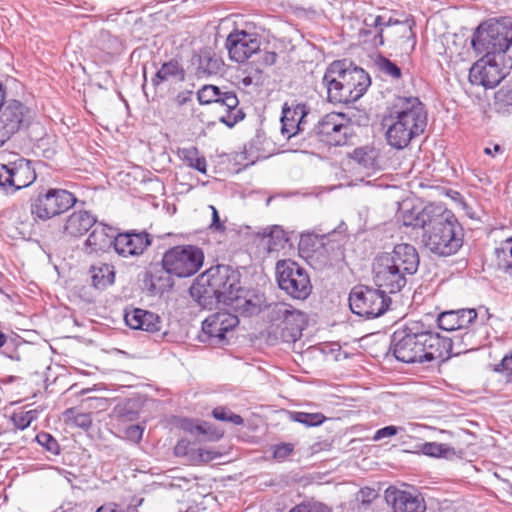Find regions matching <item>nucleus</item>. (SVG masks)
Segmentation results:
<instances>
[{
    "mask_svg": "<svg viewBox=\"0 0 512 512\" xmlns=\"http://www.w3.org/2000/svg\"><path fill=\"white\" fill-rule=\"evenodd\" d=\"M185 79V70L176 59L164 62L152 78L153 86L157 87L164 82H182Z\"/></svg>",
    "mask_w": 512,
    "mask_h": 512,
    "instance_id": "bb28decb",
    "label": "nucleus"
},
{
    "mask_svg": "<svg viewBox=\"0 0 512 512\" xmlns=\"http://www.w3.org/2000/svg\"><path fill=\"white\" fill-rule=\"evenodd\" d=\"M195 430L201 434L207 435V438L210 441H217L223 436L221 431L212 429V427L206 422L201 425H197Z\"/></svg>",
    "mask_w": 512,
    "mask_h": 512,
    "instance_id": "3c124183",
    "label": "nucleus"
},
{
    "mask_svg": "<svg viewBox=\"0 0 512 512\" xmlns=\"http://www.w3.org/2000/svg\"><path fill=\"white\" fill-rule=\"evenodd\" d=\"M471 45L477 54L486 57L504 53L512 45V19L480 24L473 33Z\"/></svg>",
    "mask_w": 512,
    "mask_h": 512,
    "instance_id": "6e6552de",
    "label": "nucleus"
},
{
    "mask_svg": "<svg viewBox=\"0 0 512 512\" xmlns=\"http://www.w3.org/2000/svg\"><path fill=\"white\" fill-rule=\"evenodd\" d=\"M190 293L201 306L211 305L215 300L242 316L258 313L264 302L263 294L244 288L240 272L227 265L207 269L191 286Z\"/></svg>",
    "mask_w": 512,
    "mask_h": 512,
    "instance_id": "f257e3e1",
    "label": "nucleus"
},
{
    "mask_svg": "<svg viewBox=\"0 0 512 512\" xmlns=\"http://www.w3.org/2000/svg\"><path fill=\"white\" fill-rule=\"evenodd\" d=\"M261 39L255 33L244 30L234 31L226 39V48L230 58L238 63L245 62L253 54L259 51Z\"/></svg>",
    "mask_w": 512,
    "mask_h": 512,
    "instance_id": "dca6fc26",
    "label": "nucleus"
},
{
    "mask_svg": "<svg viewBox=\"0 0 512 512\" xmlns=\"http://www.w3.org/2000/svg\"><path fill=\"white\" fill-rule=\"evenodd\" d=\"M353 135L351 121L343 113L331 112L319 119L312 130L307 133L312 146L322 142L329 146H344Z\"/></svg>",
    "mask_w": 512,
    "mask_h": 512,
    "instance_id": "9d476101",
    "label": "nucleus"
},
{
    "mask_svg": "<svg viewBox=\"0 0 512 512\" xmlns=\"http://www.w3.org/2000/svg\"><path fill=\"white\" fill-rule=\"evenodd\" d=\"M419 263V254L413 245L397 244L392 252L382 253L374 259V283L385 293L396 294L406 286L407 275L417 272Z\"/></svg>",
    "mask_w": 512,
    "mask_h": 512,
    "instance_id": "20e7f679",
    "label": "nucleus"
},
{
    "mask_svg": "<svg viewBox=\"0 0 512 512\" xmlns=\"http://www.w3.org/2000/svg\"><path fill=\"white\" fill-rule=\"evenodd\" d=\"M98 45L109 54L118 53L121 50L122 43L118 37L112 35L107 30H101L98 36Z\"/></svg>",
    "mask_w": 512,
    "mask_h": 512,
    "instance_id": "c9c22d12",
    "label": "nucleus"
},
{
    "mask_svg": "<svg viewBox=\"0 0 512 512\" xmlns=\"http://www.w3.org/2000/svg\"><path fill=\"white\" fill-rule=\"evenodd\" d=\"M484 152H485V154H487V155H493V150H492L491 148H489V147H486V148L484 149Z\"/></svg>",
    "mask_w": 512,
    "mask_h": 512,
    "instance_id": "0e129e2a",
    "label": "nucleus"
},
{
    "mask_svg": "<svg viewBox=\"0 0 512 512\" xmlns=\"http://www.w3.org/2000/svg\"><path fill=\"white\" fill-rule=\"evenodd\" d=\"M6 89L3 86L2 83H0V108L4 105V102H6Z\"/></svg>",
    "mask_w": 512,
    "mask_h": 512,
    "instance_id": "052dcab7",
    "label": "nucleus"
},
{
    "mask_svg": "<svg viewBox=\"0 0 512 512\" xmlns=\"http://www.w3.org/2000/svg\"><path fill=\"white\" fill-rule=\"evenodd\" d=\"M495 254L499 267L512 276V238L502 241Z\"/></svg>",
    "mask_w": 512,
    "mask_h": 512,
    "instance_id": "f704fd0d",
    "label": "nucleus"
},
{
    "mask_svg": "<svg viewBox=\"0 0 512 512\" xmlns=\"http://www.w3.org/2000/svg\"><path fill=\"white\" fill-rule=\"evenodd\" d=\"M124 320L130 328L135 330L155 333L162 328V319L158 314L141 308L126 310Z\"/></svg>",
    "mask_w": 512,
    "mask_h": 512,
    "instance_id": "393cba45",
    "label": "nucleus"
},
{
    "mask_svg": "<svg viewBox=\"0 0 512 512\" xmlns=\"http://www.w3.org/2000/svg\"><path fill=\"white\" fill-rule=\"evenodd\" d=\"M178 156L191 168L203 174L206 173V160L203 156H199V151L195 146L179 148Z\"/></svg>",
    "mask_w": 512,
    "mask_h": 512,
    "instance_id": "473e14b6",
    "label": "nucleus"
},
{
    "mask_svg": "<svg viewBox=\"0 0 512 512\" xmlns=\"http://www.w3.org/2000/svg\"><path fill=\"white\" fill-rule=\"evenodd\" d=\"M204 262L203 251L193 245L175 246L162 258L163 269L170 275L186 278L196 274Z\"/></svg>",
    "mask_w": 512,
    "mask_h": 512,
    "instance_id": "f8f14e48",
    "label": "nucleus"
},
{
    "mask_svg": "<svg viewBox=\"0 0 512 512\" xmlns=\"http://www.w3.org/2000/svg\"><path fill=\"white\" fill-rule=\"evenodd\" d=\"M217 95L219 96V87L215 85H204L197 92V98L201 105L213 104Z\"/></svg>",
    "mask_w": 512,
    "mask_h": 512,
    "instance_id": "a18cd8bd",
    "label": "nucleus"
},
{
    "mask_svg": "<svg viewBox=\"0 0 512 512\" xmlns=\"http://www.w3.org/2000/svg\"><path fill=\"white\" fill-rule=\"evenodd\" d=\"M267 341L292 344L299 340L306 325L305 314L285 302H276L267 306Z\"/></svg>",
    "mask_w": 512,
    "mask_h": 512,
    "instance_id": "0eeeda50",
    "label": "nucleus"
},
{
    "mask_svg": "<svg viewBox=\"0 0 512 512\" xmlns=\"http://www.w3.org/2000/svg\"><path fill=\"white\" fill-rule=\"evenodd\" d=\"M239 324L237 315L229 312H218L207 317L202 323V332L206 340L221 343L225 334Z\"/></svg>",
    "mask_w": 512,
    "mask_h": 512,
    "instance_id": "6ab92c4d",
    "label": "nucleus"
},
{
    "mask_svg": "<svg viewBox=\"0 0 512 512\" xmlns=\"http://www.w3.org/2000/svg\"><path fill=\"white\" fill-rule=\"evenodd\" d=\"M304 241H305V239H304V238H301V242H300V244H303V243H304Z\"/></svg>",
    "mask_w": 512,
    "mask_h": 512,
    "instance_id": "774afa93",
    "label": "nucleus"
},
{
    "mask_svg": "<svg viewBox=\"0 0 512 512\" xmlns=\"http://www.w3.org/2000/svg\"><path fill=\"white\" fill-rule=\"evenodd\" d=\"M501 150H502L501 146H500V145H497V144H496V145L494 146V148H493V151H494L495 153L500 152Z\"/></svg>",
    "mask_w": 512,
    "mask_h": 512,
    "instance_id": "69168bd1",
    "label": "nucleus"
},
{
    "mask_svg": "<svg viewBox=\"0 0 512 512\" xmlns=\"http://www.w3.org/2000/svg\"><path fill=\"white\" fill-rule=\"evenodd\" d=\"M36 441L51 454L58 455L60 453L59 443L51 434L40 432L36 435Z\"/></svg>",
    "mask_w": 512,
    "mask_h": 512,
    "instance_id": "37998d69",
    "label": "nucleus"
},
{
    "mask_svg": "<svg viewBox=\"0 0 512 512\" xmlns=\"http://www.w3.org/2000/svg\"><path fill=\"white\" fill-rule=\"evenodd\" d=\"M37 417V410H29L13 413L11 420L17 429L24 430L28 428Z\"/></svg>",
    "mask_w": 512,
    "mask_h": 512,
    "instance_id": "58836bf2",
    "label": "nucleus"
},
{
    "mask_svg": "<svg viewBox=\"0 0 512 512\" xmlns=\"http://www.w3.org/2000/svg\"><path fill=\"white\" fill-rule=\"evenodd\" d=\"M222 60L215 53L204 50L197 55L196 74L198 77L215 75L222 68Z\"/></svg>",
    "mask_w": 512,
    "mask_h": 512,
    "instance_id": "c85d7f7f",
    "label": "nucleus"
},
{
    "mask_svg": "<svg viewBox=\"0 0 512 512\" xmlns=\"http://www.w3.org/2000/svg\"><path fill=\"white\" fill-rule=\"evenodd\" d=\"M414 452L422 453L425 456L433 458L452 459L456 456V451L448 444L437 442H425L415 446Z\"/></svg>",
    "mask_w": 512,
    "mask_h": 512,
    "instance_id": "7c9ffc66",
    "label": "nucleus"
},
{
    "mask_svg": "<svg viewBox=\"0 0 512 512\" xmlns=\"http://www.w3.org/2000/svg\"><path fill=\"white\" fill-rule=\"evenodd\" d=\"M371 499H363V502H370Z\"/></svg>",
    "mask_w": 512,
    "mask_h": 512,
    "instance_id": "338daca9",
    "label": "nucleus"
},
{
    "mask_svg": "<svg viewBox=\"0 0 512 512\" xmlns=\"http://www.w3.org/2000/svg\"><path fill=\"white\" fill-rule=\"evenodd\" d=\"M96 512H124L123 510L119 509L116 505H106L101 506L98 508Z\"/></svg>",
    "mask_w": 512,
    "mask_h": 512,
    "instance_id": "13d9d810",
    "label": "nucleus"
},
{
    "mask_svg": "<svg viewBox=\"0 0 512 512\" xmlns=\"http://www.w3.org/2000/svg\"><path fill=\"white\" fill-rule=\"evenodd\" d=\"M388 26L379 25V27L374 26H362L359 30V38L363 43H368L372 47L377 48L384 44V30Z\"/></svg>",
    "mask_w": 512,
    "mask_h": 512,
    "instance_id": "72a5a7b5",
    "label": "nucleus"
},
{
    "mask_svg": "<svg viewBox=\"0 0 512 512\" xmlns=\"http://www.w3.org/2000/svg\"><path fill=\"white\" fill-rule=\"evenodd\" d=\"M350 157L363 169L374 170L377 166L378 152L373 147L363 146L356 148Z\"/></svg>",
    "mask_w": 512,
    "mask_h": 512,
    "instance_id": "2f4dec72",
    "label": "nucleus"
},
{
    "mask_svg": "<svg viewBox=\"0 0 512 512\" xmlns=\"http://www.w3.org/2000/svg\"><path fill=\"white\" fill-rule=\"evenodd\" d=\"M341 65L342 61L332 62L326 69L322 78V85L326 89L327 99L334 104L351 103L347 90L344 88V83L340 80L342 76L340 72Z\"/></svg>",
    "mask_w": 512,
    "mask_h": 512,
    "instance_id": "4be33fe9",
    "label": "nucleus"
},
{
    "mask_svg": "<svg viewBox=\"0 0 512 512\" xmlns=\"http://www.w3.org/2000/svg\"><path fill=\"white\" fill-rule=\"evenodd\" d=\"M67 419L76 427L88 430L92 425V418L89 413H75L72 409L66 411Z\"/></svg>",
    "mask_w": 512,
    "mask_h": 512,
    "instance_id": "c03bdc74",
    "label": "nucleus"
},
{
    "mask_svg": "<svg viewBox=\"0 0 512 512\" xmlns=\"http://www.w3.org/2000/svg\"><path fill=\"white\" fill-rule=\"evenodd\" d=\"M277 54L275 52H267L264 57V62L268 65H272L276 62Z\"/></svg>",
    "mask_w": 512,
    "mask_h": 512,
    "instance_id": "bf43d9fd",
    "label": "nucleus"
},
{
    "mask_svg": "<svg viewBox=\"0 0 512 512\" xmlns=\"http://www.w3.org/2000/svg\"><path fill=\"white\" fill-rule=\"evenodd\" d=\"M212 415L215 419L223 422H230L234 425H242L244 420L243 418L233 413L231 410L225 407H216L212 411Z\"/></svg>",
    "mask_w": 512,
    "mask_h": 512,
    "instance_id": "79ce46f5",
    "label": "nucleus"
},
{
    "mask_svg": "<svg viewBox=\"0 0 512 512\" xmlns=\"http://www.w3.org/2000/svg\"><path fill=\"white\" fill-rule=\"evenodd\" d=\"M144 429L140 425H130L125 429V437L133 443L141 441Z\"/></svg>",
    "mask_w": 512,
    "mask_h": 512,
    "instance_id": "603ef678",
    "label": "nucleus"
},
{
    "mask_svg": "<svg viewBox=\"0 0 512 512\" xmlns=\"http://www.w3.org/2000/svg\"><path fill=\"white\" fill-rule=\"evenodd\" d=\"M93 286L97 289H104L114 283V266L107 263H99L90 268Z\"/></svg>",
    "mask_w": 512,
    "mask_h": 512,
    "instance_id": "c756f323",
    "label": "nucleus"
},
{
    "mask_svg": "<svg viewBox=\"0 0 512 512\" xmlns=\"http://www.w3.org/2000/svg\"><path fill=\"white\" fill-rule=\"evenodd\" d=\"M422 224L426 225L421 241L425 248L437 256H451L463 245L464 232L451 210L436 205L433 213L425 212Z\"/></svg>",
    "mask_w": 512,
    "mask_h": 512,
    "instance_id": "39448f33",
    "label": "nucleus"
},
{
    "mask_svg": "<svg viewBox=\"0 0 512 512\" xmlns=\"http://www.w3.org/2000/svg\"><path fill=\"white\" fill-rule=\"evenodd\" d=\"M403 29H404V35H405L407 38H412V42H413V43H412V47H414V45H415V42H416V41H415V37H414V35H413V33H412L411 28L403 27Z\"/></svg>",
    "mask_w": 512,
    "mask_h": 512,
    "instance_id": "680f3d73",
    "label": "nucleus"
},
{
    "mask_svg": "<svg viewBox=\"0 0 512 512\" xmlns=\"http://www.w3.org/2000/svg\"><path fill=\"white\" fill-rule=\"evenodd\" d=\"M385 500L394 512H424L426 507L420 495L389 487L385 490Z\"/></svg>",
    "mask_w": 512,
    "mask_h": 512,
    "instance_id": "b1692460",
    "label": "nucleus"
},
{
    "mask_svg": "<svg viewBox=\"0 0 512 512\" xmlns=\"http://www.w3.org/2000/svg\"><path fill=\"white\" fill-rule=\"evenodd\" d=\"M381 288L356 286L349 295V306L354 314L365 318H376L384 314L391 299Z\"/></svg>",
    "mask_w": 512,
    "mask_h": 512,
    "instance_id": "4468645a",
    "label": "nucleus"
},
{
    "mask_svg": "<svg viewBox=\"0 0 512 512\" xmlns=\"http://www.w3.org/2000/svg\"><path fill=\"white\" fill-rule=\"evenodd\" d=\"M471 335L465 340H446L437 332L429 330L420 321L411 322L397 329L391 337L390 349L394 357L407 364L443 362L451 358V347L459 350L473 344Z\"/></svg>",
    "mask_w": 512,
    "mask_h": 512,
    "instance_id": "f03ea898",
    "label": "nucleus"
},
{
    "mask_svg": "<svg viewBox=\"0 0 512 512\" xmlns=\"http://www.w3.org/2000/svg\"><path fill=\"white\" fill-rule=\"evenodd\" d=\"M400 22L398 20H393L391 17L388 18V20H385L383 16L381 15H373L368 14L363 19V25L364 26H374V28L379 27V25H386V26H392V25H399Z\"/></svg>",
    "mask_w": 512,
    "mask_h": 512,
    "instance_id": "09e8293b",
    "label": "nucleus"
},
{
    "mask_svg": "<svg viewBox=\"0 0 512 512\" xmlns=\"http://www.w3.org/2000/svg\"><path fill=\"white\" fill-rule=\"evenodd\" d=\"M219 454L214 450L198 449V458L201 462H209L216 459Z\"/></svg>",
    "mask_w": 512,
    "mask_h": 512,
    "instance_id": "5fc2aeb1",
    "label": "nucleus"
},
{
    "mask_svg": "<svg viewBox=\"0 0 512 512\" xmlns=\"http://www.w3.org/2000/svg\"><path fill=\"white\" fill-rule=\"evenodd\" d=\"M290 418L294 422L301 423L307 427L319 426L326 419L322 413H307L302 411L291 412Z\"/></svg>",
    "mask_w": 512,
    "mask_h": 512,
    "instance_id": "e433bc0d",
    "label": "nucleus"
},
{
    "mask_svg": "<svg viewBox=\"0 0 512 512\" xmlns=\"http://www.w3.org/2000/svg\"><path fill=\"white\" fill-rule=\"evenodd\" d=\"M12 177V163H0V188L7 193H13Z\"/></svg>",
    "mask_w": 512,
    "mask_h": 512,
    "instance_id": "49530a36",
    "label": "nucleus"
},
{
    "mask_svg": "<svg viewBox=\"0 0 512 512\" xmlns=\"http://www.w3.org/2000/svg\"><path fill=\"white\" fill-rule=\"evenodd\" d=\"M34 119V112L23 102L8 99L0 108V147L14 135L29 128Z\"/></svg>",
    "mask_w": 512,
    "mask_h": 512,
    "instance_id": "2eb2a0df",
    "label": "nucleus"
},
{
    "mask_svg": "<svg viewBox=\"0 0 512 512\" xmlns=\"http://www.w3.org/2000/svg\"><path fill=\"white\" fill-rule=\"evenodd\" d=\"M209 207L212 210L211 228H213L217 231H223L225 229V227L220 221V217H219L217 209L212 205H210Z\"/></svg>",
    "mask_w": 512,
    "mask_h": 512,
    "instance_id": "6e6d98bb",
    "label": "nucleus"
},
{
    "mask_svg": "<svg viewBox=\"0 0 512 512\" xmlns=\"http://www.w3.org/2000/svg\"><path fill=\"white\" fill-rule=\"evenodd\" d=\"M494 371L501 374L507 383H512V348L494 366Z\"/></svg>",
    "mask_w": 512,
    "mask_h": 512,
    "instance_id": "a19ab883",
    "label": "nucleus"
},
{
    "mask_svg": "<svg viewBox=\"0 0 512 512\" xmlns=\"http://www.w3.org/2000/svg\"><path fill=\"white\" fill-rule=\"evenodd\" d=\"M276 279L279 288L293 299L305 300L312 292V284L306 269L295 261H278Z\"/></svg>",
    "mask_w": 512,
    "mask_h": 512,
    "instance_id": "ddd939ff",
    "label": "nucleus"
},
{
    "mask_svg": "<svg viewBox=\"0 0 512 512\" xmlns=\"http://www.w3.org/2000/svg\"><path fill=\"white\" fill-rule=\"evenodd\" d=\"M116 229L102 222H96L83 243L82 251L88 256H99L114 247Z\"/></svg>",
    "mask_w": 512,
    "mask_h": 512,
    "instance_id": "a211bd4d",
    "label": "nucleus"
},
{
    "mask_svg": "<svg viewBox=\"0 0 512 512\" xmlns=\"http://www.w3.org/2000/svg\"><path fill=\"white\" fill-rule=\"evenodd\" d=\"M340 72V80L344 83L350 102L357 101L371 84L369 75L362 68L347 66L345 61H342Z\"/></svg>",
    "mask_w": 512,
    "mask_h": 512,
    "instance_id": "aec40b11",
    "label": "nucleus"
},
{
    "mask_svg": "<svg viewBox=\"0 0 512 512\" xmlns=\"http://www.w3.org/2000/svg\"><path fill=\"white\" fill-rule=\"evenodd\" d=\"M310 113V107L304 102L292 101L282 107L281 133L291 146L304 150L312 147L311 139L304 134L306 117Z\"/></svg>",
    "mask_w": 512,
    "mask_h": 512,
    "instance_id": "9b49d317",
    "label": "nucleus"
},
{
    "mask_svg": "<svg viewBox=\"0 0 512 512\" xmlns=\"http://www.w3.org/2000/svg\"><path fill=\"white\" fill-rule=\"evenodd\" d=\"M213 104H217L223 109V113L219 116V121L229 128L234 127L245 117L244 112L239 107V99L236 92L227 87H219V96H216Z\"/></svg>",
    "mask_w": 512,
    "mask_h": 512,
    "instance_id": "412c9836",
    "label": "nucleus"
},
{
    "mask_svg": "<svg viewBox=\"0 0 512 512\" xmlns=\"http://www.w3.org/2000/svg\"><path fill=\"white\" fill-rule=\"evenodd\" d=\"M436 205L430 204L424 207L420 212L414 213L410 212L408 214H404L403 216V224L405 226H411L413 228H421L423 231L426 227V225L422 224V217L425 212H428L429 215L433 213V210Z\"/></svg>",
    "mask_w": 512,
    "mask_h": 512,
    "instance_id": "4c0bfd02",
    "label": "nucleus"
},
{
    "mask_svg": "<svg viewBox=\"0 0 512 512\" xmlns=\"http://www.w3.org/2000/svg\"><path fill=\"white\" fill-rule=\"evenodd\" d=\"M77 201V197L66 189L41 186L30 197V213L35 222H46L67 212Z\"/></svg>",
    "mask_w": 512,
    "mask_h": 512,
    "instance_id": "1a4fd4ad",
    "label": "nucleus"
},
{
    "mask_svg": "<svg viewBox=\"0 0 512 512\" xmlns=\"http://www.w3.org/2000/svg\"><path fill=\"white\" fill-rule=\"evenodd\" d=\"M289 512H331V510L321 502L307 501L296 505Z\"/></svg>",
    "mask_w": 512,
    "mask_h": 512,
    "instance_id": "de8ad7c7",
    "label": "nucleus"
},
{
    "mask_svg": "<svg viewBox=\"0 0 512 512\" xmlns=\"http://www.w3.org/2000/svg\"><path fill=\"white\" fill-rule=\"evenodd\" d=\"M387 126V143L398 150L424 133L427 126V112L417 97H398L384 117Z\"/></svg>",
    "mask_w": 512,
    "mask_h": 512,
    "instance_id": "7ed1b4c3",
    "label": "nucleus"
},
{
    "mask_svg": "<svg viewBox=\"0 0 512 512\" xmlns=\"http://www.w3.org/2000/svg\"><path fill=\"white\" fill-rule=\"evenodd\" d=\"M437 325L440 329L448 332H456L453 337L442 336L446 340H465L471 335L473 344L465 346V349L459 350L455 345L451 347V357L464 354L480 348L487 337V327L484 321L478 318V313L474 308H463L457 310H447L437 315Z\"/></svg>",
    "mask_w": 512,
    "mask_h": 512,
    "instance_id": "423d86ee",
    "label": "nucleus"
},
{
    "mask_svg": "<svg viewBox=\"0 0 512 512\" xmlns=\"http://www.w3.org/2000/svg\"><path fill=\"white\" fill-rule=\"evenodd\" d=\"M376 64L378 66L379 71L384 75L395 80L400 79L402 75L401 69L396 63L392 62L390 59L380 56Z\"/></svg>",
    "mask_w": 512,
    "mask_h": 512,
    "instance_id": "ea45409f",
    "label": "nucleus"
},
{
    "mask_svg": "<svg viewBox=\"0 0 512 512\" xmlns=\"http://www.w3.org/2000/svg\"><path fill=\"white\" fill-rule=\"evenodd\" d=\"M12 176L13 192L28 187L36 180L35 170L30 161L25 159L12 163Z\"/></svg>",
    "mask_w": 512,
    "mask_h": 512,
    "instance_id": "cd10ccee",
    "label": "nucleus"
},
{
    "mask_svg": "<svg viewBox=\"0 0 512 512\" xmlns=\"http://www.w3.org/2000/svg\"><path fill=\"white\" fill-rule=\"evenodd\" d=\"M402 427H396L393 425L383 427L377 430L373 436L374 441H379L383 438L394 436L398 433L399 430H402Z\"/></svg>",
    "mask_w": 512,
    "mask_h": 512,
    "instance_id": "864d4df0",
    "label": "nucleus"
},
{
    "mask_svg": "<svg viewBox=\"0 0 512 512\" xmlns=\"http://www.w3.org/2000/svg\"><path fill=\"white\" fill-rule=\"evenodd\" d=\"M273 458L278 461H283L289 457L294 451V445L292 443H280L272 447Z\"/></svg>",
    "mask_w": 512,
    "mask_h": 512,
    "instance_id": "8fccbe9b",
    "label": "nucleus"
},
{
    "mask_svg": "<svg viewBox=\"0 0 512 512\" xmlns=\"http://www.w3.org/2000/svg\"><path fill=\"white\" fill-rule=\"evenodd\" d=\"M504 77L503 68L496 62L495 57L483 56L473 64L469 71L470 82L486 89L495 88Z\"/></svg>",
    "mask_w": 512,
    "mask_h": 512,
    "instance_id": "f3484780",
    "label": "nucleus"
},
{
    "mask_svg": "<svg viewBox=\"0 0 512 512\" xmlns=\"http://www.w3.org/2000/svg\"><path fill=\"white\" fill-rule=\"evenodd\" d=\"M7 341V336L0 332V348L6 343Z\"/></svg>",
    "mask_w": 512,
    "mask_h": 512,
    "instance_id": "e2e57ef3",
    "label": "nucleus"
},
{
    "mask_svg": "<svg viewBox=\"0 0 512 512\" xmlns=\"http://www.w3.org/2000/svg\"><path fill=\"white\" fill-rule=\"evenodd\" d=\"M96 222V217L89 211L76 210L65 218L62 233L66 237L79 238L91 230Z\"/></svg>",
    "mask_w": 512,
    "mask_h": 512,
    "instance_id": "a878e982",
    "label": "nucleus"
},
{
    "mask_svg": "<svg viewBox=\"0 0 512 512\" xmlns=\"http://www.w3.org/2000/svg\"><path fill=\"white\" fill-rule=\"evenodd\" d=\"M150 244L151 240L146 232H116L114 249L123 257L137 256L142 254Z\"/></svg>",
    "mask_w": 512,
    "mask_h": 512,
    "instance_id": "5701e85b",
    "label": "nucleus"
},
{
    "mask_svg": "<svg viewBox=\"0 0 512 512\" xmlns=\"http://www.w3.org/2000/svg\"><path fill=\"white\" fill-rule=\"evenodd\" d=\"M189 442L187 440H180L174 447V453L176 456H185L188 454Z\"/></svg>",
    "mask_w": 512,
    "mask_h": 512,
    "instance_id": "4d7b16f0",
    "label": "nucleus"
}]
</instances>
